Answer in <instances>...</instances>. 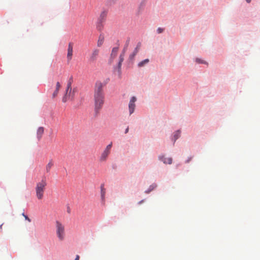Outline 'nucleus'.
<instances>
[{"mask_svg": "<svg viewBox=\"0 0 260 260\" xmlns=\"http://www.w3.org/2000/svg\"><path fill=\"white\" fill-rule=\"evenodd\" d=\"M77 91L76 88H73V89H69V91L66 90V93L62 98V102L66 103L68 100H73L75 96V94Z\"/></svg>", "mask_w": 260, "mask_h": 260, "instance_id": "obj_5", "label": "nucleus"}, {"mask_svg": "<svg viewBox=\"0 0 260 260\" xmlns=\"http://www.w3.org/2000/svg\"><path fill=\"white\" fill-rule=\"evenodd\" d=\"M124 51L123 50V52L119 56V62L117 66V72L119 75L121 74V68L122 63L124 60Z\"/></svg>", "mask_w": 260, "mask_h": 260, "instance_id": "obj_10", "label": "nucleus"}, {"mask_svg": "<svg viewBox=\"0 0 260 260\" xmlns=\"http://www.w3.org/2000/svg\"><path fill=\"white\" fill-rule=\"evenodd\" d=\"M103 87L104 84L102 82L99 81L96 82L94 92V109L96 113L99 112L104 104Z\"/></svg>", "mask_w": 260, "mask_h": 260, "instance_id": "obj_1", "label": "nucleus"}, {"mask_svg": "<svg viewBox=\"0 0 260 260\" xmlns=\"http://www.w3.org/2000/svg\"><path fill=\"white\" fill-rule=\"evenodd\" d=\"M137 101V98L135 96H133L131 98L129 104H128V108L129 114H132L135 110L136 105L135 102Z\"/></svg>", "mask_w": 260, "mask_h": 260, "instance_id": "obj_7", "label": "nucleus"}, {"mask_svg": "<svg viewBox=\"0 0 260 260\" xmlns=\"http://www.w3.org/2000/svg\"><path fill=\"white\" fill-rule=\"evenodd\" d=\"M128 131H129V128H128V127H127L126 128L125 131V134H127V133L128 132Z\"/></svg>", "mask_w": 260, "mask_h": 260, "instance_id": "obj_28", "label": "nucleus"}, {"mask_svg": "<svg viewBox=\"0 0 260 260\" xmlns=\"http://www.w3.org/2000/svg\"><path fill=\"white\" fill-rule=\"evenodd\" d=\"M191 158H190L189 159H188V160H187V162H188L190 160H191Z\"/></svg>", "mask_w": 260, "mask_h": 260, "instance_id": "obj_33", "label": "nucleus"}, {"mask_svg": "<svg viewBox=\"0 0 260 260\" xmlns=\"http://www.w3.org/2000/svg\"><path fill=\"white\" fill-rule=\"evenodd\" d=\"M156 184H153L152 185H151L149 188L148 189V190H146L145 191V192L146 193H149L150 191H151L152 190H153L156 187Z\"/></svg>", "mask_w": 260, "mask_h": 260, "instance_id": "obj_18", "label": "nucleus"}, {"mask_svg": "<svg viewBox=\"0 0 260 260\" xmlns=\"http://www.w3.org/2000/svg\"><path fill=\"white\" fill-rule=\"evenodd\" d=\"M99 53L100 50L99 49L94 48L93 49L89 55V60L91 62L95 61L99 56Z\"/></svg>", "mask_w": 260, "mask_h": 260, "instance_id": "obj_6", "label": "nucleus"}, {"mask_svg": "<svg viewBox=\"0 0 260 260\" xmlns=\"http://www.w3.org/2000/svg\"><path fill=\"white\" fill-rule=\"evenodd\" d=\"M103 190H106V189L104 188V184H102L101 185V191H103Z\"/></svg>", "mask_w": 260, "mask_h": 260, "instance_id": "obj_27", "label": "nucleus"}, {"mask_svg": "<svg viewBox=\"0 0 260 260\" xmlns=\"http://www.w3.org/2000/svg\"><path fill=\"white\" fill-rule=\"evenodd\" d=\"M196 61L198 63H205V62L202 60L200 58H197L196 59Z\"/></svg>", "mask_w": 260, "mask_h": 260, "instance_id": "obj_23", "label": "nucleus"}, {"mask_svg": "<svg viewBox=\"0 0 260 260\" xmlns=\"http://www.w3.org/2000/svg\"><path fill=\"white\" fill-rule=\"evenodd\" d=\"M71 84H72V83L71 81H70L68 83L67 87V91H69V89H72Z\"/></svg>", "mask_w": 260, "mask_h": 260, "instance_id": "obj_21", "label": "nucleus"}, {"mask_svg": "<svg viewBox=\"0 0 260 260\" xmlns=\"http://www.w3.org/2000/svg\"><path fill=\"white\" fill-rule=\"evenodd\" d=\"M144 200H141V201H140L138 204H141L142 203H143L144 202Z\"/></svg>", "mask_w": 260, "mask_h": 260, "instance_id": "obj_30", "label": "nucleus"}, {"mask_svg": "<svg viewBox=\"0 0 260 260\" xmlns=\"http://www.w3.org/2000/svg\"><path fill=\"white\" fill-rule=\"evenodd\" d=\"M44 127H40L38 128V129L37 130V137H38V140H40L41 138H42V135L44 133Z\"/></svg>", "mask_w": 260, "mask_h": 260, "instance_id": "obj_15", "label": "nucleus"}, {"mask_svg": "<svg viewBox=\"0 0 260 260\" xmlns=\"http://www.w3.org/2000/svg\"><path fill=\"white\" fill-rule=\"evenodd\" d=\"M56 235L59 240L62 241L65 237V228L64 225L59 221H56Z\"/></svg>", "mask_w": 260, "mask_h": 260, "instance_id": "obj_3", "label": "nucleus"}, {"mask_svg": "<svg viewBox=\"0 0 260 260\" xmlns=\"http://www.w3.org/2000/svg\"><path fill=\"white\" fill-rule=\"evenodd\" d=\"M180 131H176L174 135V142L180 137Z\"/></svg>", "mask_w": 260, "mask_h": 260, "instance_id": "obj_19", "label": "nucleus"}, {"mask_svg": "<svg viewBox=\"0 0 260 260\" xmlns=\"http://www.w3.org/2000/svg\"><path fill=\"white\" fill-rule=\"evenodd\" d=\"M22 215L24 217L25 219L27 220L28 222L31 221L30 219L27 215H25L24 213H23Z\"/></svg>", "mask_w": 260, "mask_h": 260, "instance_id": "obj_24", "label": "nucleus"}, {"mask_svg": "<svg viewBox=\"0 0 260 260\" xmlns=\"http://www.w3.org/2000/svg\"><path fill=\"white\" fill-rule=\"evenodd\" d=\"M53 166V162L52 160H50L49 162L46 165L45 169L47 173H49Z\"/></svg>", "mask_w": 260, "mask_h": 260, "instance_id": "obj_16", "label": "nucleus"}, {"mask_svg": "<svg viewBox=\"0 0 260 260\" xmlns=\"http://www.w3.org/2000/svg\"><path fill=\"white\" fill-rule=\"evenodd\" d=\"M68 213H70V208L69 207L68 208V210H67Z\"/></svg>", "mask_w": 260, "mask_h": 260, "instance_id": "obj_31", "label": "nucleus"}, {"mask_svg": "<svg viewBox=\"0 0 260 260\" xmlns=\"http://www.w3.org/2000/svg\"><path fill=\"white\" fill-rule=\"evenodd\" d=\"M139 48H140V45H138L134 50V51H135V54H137L138 52Z\"/></svg>", "mask_w": 260, "mask_h": 260, "instance_id": "obj_25", "label": "nucleus"}, {"mask_svg": "<svg viewBox=\"0 0 260 260\" xmlns=\"http://www.w3.org/2000/svg\"><path fill=\"white\" fill-rule=\"evenodd\" d=\"M159 159L164 162L166 164H171L172 163V158L171 157L166 158L164 155H160Z\"/></svg>", "mask_w": 260, "mask_h": 260, "instance_id": "obj_11", "label": "nucleus"}, {"mask_svg": "<svg viewBox=\"0 0 260 260\" xmlns=\"http://www.w3.org/2000/svg\"><path fill=\"white\" fill-rule=\"evenodd\" d=\"M104 36L103 34H100L97 41V46L99 47H101L104 42Z\"/></svg>", "mask_w": 260, "mask_h": 260, "instance_id": "obj_13", "label": "nucleus"}, {"mask_svg": "<svg viewBox=\"0 0 260 260\" xmlns=\"http://www.w3.org/2000/svg\"><path fill=\"white\" fill-rule=\"evenodd\" d=\"M246 1L248 3H249L251 2V0H246Z\"/></svg>", "mask_w": 260, "mask_h": 260, "instance_id": "obj_32", "label": "nucleus"}, {"mask_svg": "<svg viewBox=\"0 0 260 260\" xmlns=\"http://www.w3.org/2000/svg\"><path fill=\"white\" fill-rule=\"evenodd\" d=\"M73 52V43H69L68 44V53H67V56L68 61H70L72 58Z\"/></svg>", "mask_w": 260, "mask_h": 260, "instance_id": "obj_8", "label": "nucleus"}, {"mask_svg": "<svg viewBox=\"0 0 260 260\" xmlns=\"http://www.w3.org/2000/svg\"><path fill=\"white\" fill-rule=\"evenodd\" d=\"M112 147V142L108 145L104 151L102 152L99 158L100 162H105L107 160L108 156L111 153V149Z\"/></svg>", "mask_w": 260, "mask_h": 260, "instance_id": "obj_4", "label": "nucleus"}, {"mask_svg": "<svg viewBox=\"0 0 260 260\" xmlns=\"http://www.w3.org/2000/svg\"><path fill=\"white\" fill-rule=\"evenodd\" d=\"M164 31V29L160 27H159L157 29V32L158 34H160Z\"/></svg>", "mask_w": 260, "mask_h": 260, "instance_id": "obj_22", "label": "nucleus"}, {"mask_svg": "<svg viewBox=\"0 0 260 260\" xmlns=\"http://www.w3.org/2000/svg\"><path fill=\"white\" fill-rule=\"evenodd\" d=\"M79 258H80L79 255H77L75 260H79Z\"/></svg>", "mask_w": 260, "mask_h": 260, "instance_id": "obj_29", "label": "nucleus"}, {"mask_svg": "<svg viewBox=\"0 0 260 260\" xmlns=\"http://www.w3.org/2000/svg\"><path fill=\"white\" fill-rule=\"evenodd\" d=\"M60 87H61V85H60V83L59 82H57L56 84L55 90H54V91L53 92V93L52 94L53 98H55L57 95V94L58 93V91L60 88Z\"/></svg>", "mask_w": 260, "mask_h": 260, "instance_id": "obj_14", "label": "nucleus"}, {"mask_svg": "<svg viewBox=\"0 0 260 260\" xmlns=\"http://www.w3.org/2000/svg\"><path fill=\"white\" fill-rule=\"evenodd\" d=\"M149 61V60L148 59H145L144 60L138 63V67L140 68H141L143 66H144L145 64H147Z\"/></svg>", "mask_w": 260, "mask_h": 260, "instance_id": "obj_17", "label": "nucleus"}, {"mask_svg": "<svg viewBox=\"0 0 260 260\" xmlns=\"http://www.w3.org/2000/svg\"><path fill=\"white\" fill-rule=\"evenodd\" d=\"M107 15V11L104 10V11H102L101 13L100 16L99 18V21L101 22H104L106 20Z\"/></svg>", "mask_w": 260, "mask_h": 260, "instance_id": "obj_12", "label": "nucleus"}, {"mask_svg": "<svg viewBox=\"0 0 260 260\" xmlns=\"http://www.w3.org/2000/svg\"><path fill=\"white\" fill-rule=\"evenodd\" d=\"M136 54H135V51H134V52L133 53V54H131V55H130V58H131V59H132L133 58H134V56H135Z\"/></svg>", "mask_w": 260, "mask_h": 260, "instance_id": "obj_26", "label": "nucleus"}, {"mask_svg": "<svg viewBox=\"0 0 260 260\" xmlns=\"http://www.w3.org/2000/svg\"><path fill=\"white\" fill-rule=\"evenodd\" d=\"M106 194V190L101 191V199L103 201H104Z\"/></svg>", "mask_w": 260, "mask_h": 260, "instance_id": "obj_20", "label": "nucleus"}, {"mask_svg": "<svg viewBox=\"0 0 260 260\" xmlns=\"http://www.w3.org/2000/svg\"><path fill=\"white\" fill-rule=\"evenodd\" d=\"M47 183L45 177L42 178L41 181L37 183L35 187V191L37 198L42 200L44 198V192L47 186Z\"/></svg>", "mask_w": 260, "mask_h": 260, "instance_id": "obj_2", "label": "nucleus"}, {"mask_svg": "<svg viewBox=\"0 0 260 260\" xmlns=\"http://www.w3.org/2000/svg\"><path fill=\"white\" fill-rule=\"evenodd\" d=\"M118 51V47H114L112 49L109 60L110 63H112L114 58L117 56Z\"/></svg>", "mask_w": 260, "mask_h": 260, "instance_id": "obj_9", "label": "nucleus"}]
</instances>
